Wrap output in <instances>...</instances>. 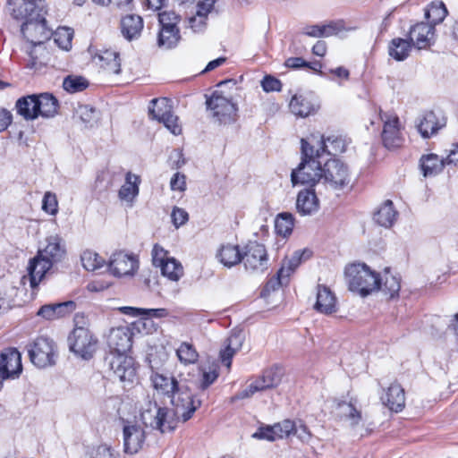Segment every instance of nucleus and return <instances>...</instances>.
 Returning a JSON list of instances; mask_svg holds the SVG:
<instances>
[{
	"label": "nucleus",
	"mask_w": 458,
	"mask_h": 458,
	"mask_svg": "<svg viewBox=\"0 0 458 458\" xmlns=\"http://www.w3.org/2000/svg\"><path fill=\"white\" fill-rule=\"evenodd\" d=\"M65 252V247L62 244V238L55 234L47 238V246L38 250V254L55 265L64 259Z\"/></svg>",
	"instance_id": "23"
},
{
	"label": "nucleus",
	"mask_w": 458,
	"mask_h": 458,
	"mask_svg": "<svg viewBox=\"0 0 458 458\" xmlns=\"http://www.w3.org/2000/svg\"><path fill=\"white\" fill-rule=\"evenodd\" d=\"M73 33L69 28H60L55 33V41L58 46L65 50H68L72 45Z\"/></svg>",
	"instance_id": "53"
},
{
	"label": "nucleus",
	"mask_w": 458,
	"mask_h": 458,
	"mask_svg": "<svg viewBox=\"0 0 458 458\" xmlns=\"http://www.w3.org/2000/svg\"><path fill=\"white\" fill-rule=\"evenodd\" d=\"M238 351L229 349V345L225 344V348L220 351V359L222 362L228 368H231L232 359Z\"/></svg>",
	"instance_id": "64"
},
{
	"label": "nucleus",
	"mask_w": 458,
	"mask_h": 458,
	"mask_svg": "<svg viewBox=\"0 0 458 458\" xmlns=\"http://www.w3.org/2000/svg\"><path fill=\"white\" fill-rule=\"evenodd\" d=\"M151 381L157 390L169 394L174 393L178 387V382L173 377L155 372L151 376Z\"/></svg>",
	"instance_id": "39"
},
{
	"label": "nucleus",
	"mask_w": 458,
	"mask_h": 458,
	"mask_svg": "<svg viewBox=\"0 0 458 458\" xmlns=\"http://www.w3.org/2000/svg\"><path fill=\"white\" fill-rule=\"evenodd\" d=\"M215 4V0H204L198 4V10L194 16L188 20L189 27L194 32L202 31L206 26L208 13L211 11Z\"/></svg>",
	"instance_id": "31"
},
{
	"label": "nucleus",
	"mask_w": 458,
	"mask_h": 458,
	"mask_svg": "<svg viewBox=\"0 0 458 458\" xmlns=\"http://www.w3.org/2000/svg\"><path fill=\"white\" fill-rule=\"evenodd\" d=\"M310 255V251L304 250H295L290 258H286L284 259L282 267L278 270L279 276H284L286 279L289 278L292 273L295 271V269L301 263L302 258L308 259Z\"/></svg>",
	"instance_id": "34"
},
{
	"label": "nucleus",
	"mask_w": 458,
	"mask_h": 458,
	"mask_svg": "<svg viewBox=\"0 0 458 458\" xmlns=\"http://www.w3.org/2000/svg\"><path fill=\"white\" fill-rule=\"evenodd\" d=\"M58 101L49 93L31 94L21 97L15 102V110L26 121H33L39 116L54 117L57 114Z\"/></svg>",
	"instance_id": "3"
},
{
	"label": "nucleus",
	"mask_w": 458,
	"mask_h": 458,
	"mask_svg": "<svg viewBox=\"0 0 458 458\" xmlns=\"http://www.w3.org/2000/svg\"><path fill=\"white\" fill-rule=\"evenodd\" d=\"M275 227L277 233L286 236L290 234L293 227V216L290 213L279 214L275 221Z\"/></svg>",
	"instance_id": "48"
},
{
	"label": "nucleus",
	"mask_w": 458,
	"mask_h": 458,
	"mask_svg": "<svg viewBox=\"0 0 458 458\" xmlns=\"http://www.w3.org/2000/svg\"><path fill=\"white\" fill-rule=\"evenodd\" d=\"M396 217L397 212L391 200H386L374 214L375 222L386 228L391 227Z\"/></svg>",
	"instance_id": "32"
},
{
	"label": "nucleus",
	"mask_w": 458,
	"mask_h": 458,
	"mask_svg": "<svg viewBox=\"0 0 458 458\" xmlns=\"http://www.w3.org/2000/svg\"><path fill=\"white\" fill-rule=\"evenodd\" d=\"M244 339L242 332L237 331L232 333L225 340V344L229 345V349L239 352L243 344Z\"/></svg>",
	"instance_id": "56"
},
{
	"label": "nucleus",
	"mask_w": 458,
	"mask_h": 458,
	"mask_svg": "<svg viewBox=\"0 0 458 458\" xmlns=\"http://www.w3.org/2000/svg\"><path fill=\"white\" fill-rule=\"evenodd\" d=\"M77 113L83 123H89L94 120L96 111L89 106H79Z\"/></svg>",
	"instance_id": "62"
},
{
	"label": "nucleus",
	"mask_w": 458,
	"mask_h": 458,
	"mask_svg": "<svg viewBox=\"0 0 458 458\" xmlns=\"http://www.w3.org/2000/svg\"><path fill=\"white\" fill-rule=\"evenodd\" d=\"M382 403L388 407L390 411L399 412L405 406L404 389L397 382L392 383L380 394Z\"/></svg>",
	"instance_id": "21"
},
{
	"label": "nucleus",
	"mask_w": 458,
	"mask_h": 458,
	"mask_svg": "<svg viewBox=\"0 0 458 458\" xmlns=\"http://www.w3.org/2000/svg\"><path fill=\"white\" fill-rule=\"evenodd\" d=\"M216 256L224 266L231 267L242 261V253L238 245L229 243L222 245Z\"/></svg>",
	"instance_id": "36"
},
{
	"label": "nucleus",
	"mask_w": 458,
	"mask_h": 458,
	"mask_svg": "<svg viewBox=\"0 0 458 458\" xmlns=\"http://www.w3.org/2000/svg\"><path fill=\"white\" fill-rule=\"evenodd\" d=\"M339 416L350 423L352 427L357 426L361 420V412L352 403H341L338 404Z\"/></svg>",
	"instance_id": "42"
},
{
	"label": "nucleus",
	"mask_w": 458,
	"mask_h": 458,
	"mask_svg": "<svg viewBox=\"0 0 458 458\" xmlns=\"http://www.w3.org/2000/svg\"><path fill=\"white\" fill-rule=\"evenodd\" d=\"M83 267L88 271H95L101 268L105 264V259L97 252L86 250L81 257Z\"/></svg>",
	"instance_id": "45"
},
{
	"label": "nucleus",
	"mask_w": 458,
	"mask_h": 458,
	"mask_svg": "<svg viewBox=\"0 0 458 458\" xmlns=\"http://www.w3.org/2000/svg\"><path fill=\"white\" fill-rule=\"evenodd\" d=\"M291 112L297 116L306 117L315 111L314 105L302 95H294L289 104Z\"/></svg>",
	"instance_id": "38"
},
{
	"label": "nucleus",
	"mask_w": 458,
	"mask_h": 458,
	"mask_svg": "<svg viewBox=\"0 0 458 458\" xmlns=\"http://www.w3.org/2000/svg\"><path fill=\"white\" fill-rule=\"evenodd\" d=\"M215 123L231 124L238 119V107L232 98L225 95L222 89H216L206 101Z\"/></svg>",
	"instance_id": "6"
},
{
	"label": "nucleus",
	"mask_w": 458,
	"mask_h": 458,
	"mask_svg": "<svg viewBox=\"0 0 458 458\" xmlns=\"http://www.w3.org/2000/svg\"><path fill=\"white\" fill-rule=\"evenodd\" d=\"M293 429H294V422L290 420H284L273 426L260 427L252 437L259 439L275 441L279 438L288 437L292 435Z\"/></svg>",
	"instance_id": "18"
},
{
	"label": "nucleus",
	"mask_w": 458,
	"mask_h": 458,
	"mask_svg": "<svg viewBox=\"0 0 458 458\" xmlns=\"http://www.w3.org/2000/svg\"><path fill=\"white\" fill-rule=\"evenodd\" d=\"M42 208L50 215H55L58 211V202L55 194L46 192L42 201Z\"/></svg>",
	"instance_id": "55"
},
{
	"label": "nucleus",
	"mask_w": 458,
	"mask_h": 458,
	"mask_svg": "<svg viewBox=\"0 0 458 458\" xmlns=\"http://www.w3.org/2000/svg\"><path fill=\"white\" fill-rule=\"evenodd\" d=\"M340 25L338 23H330L327 25H311L304 28L302 34L308 37L321 38L336 35L340 32Z\"/></svg>",
	"instance_id": "40"
},
{
	"label": "nucleus",
	"mask_w": 458,
	"mask_h": 458,
	"mask_svg": "<svg viewBox=\"0 0 458 458\" xmlns=\"http://www.w3.org/2000/svg\"><path fill=\"white\" fill-rule=\"evenodd\" d=\"M53 266L52 263L43 257H39V254L37 253L34 258L30 259L27 267L28 275L22 276L21 283L25 284L29 281L30 288L32 290L37 289Z\"/></svg>",
	"instance_id": "15"
},
{
	"label": "nucleus",
	"mask_w": 458,
	"mask_h": 458,
	"mask_svg": "<svg viewBox=\"0 0 458 458\" xmlns=\"http://www.w3.org/2000/svg\"><path fill=\"white\" fill-rule=\"evenodd\" d=\"M111 369L122 382L132 383L136 378V367L133 358L116 355L110 361Z\"/></svg>",
	"instance_id": "19"
},
{
	"label": "nucleus",
	"mask_w": 458,
	"mask_h": 458,
	"mask_svg": "<svg viewBox=\"0 0 458 458\" xmlns=\"http://www.w3.org/2000/svg\"><path fill=\"white\" fill-rule=\"evenodd\" d=\"M445 126L444 117H438L432 111L426 112L417 124V128L420 135L428 139L437 132V131Z\"/></svg>",
	"instance_id": "25"
},
{
	"label": "nucleus",
	"mask_w": 458,
	"mask_h": 458,
	"mask_svg": "<svg viewBox=\"0 0 458 458\" xmlns=\"http://www.w3.org/2000/svg\"><path fill=\"white\" fill-rule=\"evenodd\" d=\"M22 371L21 356L16 348H6L0 352V390L7 379L19 377Z\"/></svg>",
	"instance_id": "11"
},
{
	"label": "nucleus",
	"mask_w": 458,
	"mask_h": 458,
	"mask_svg": "<svg viewBox=\"0 0 458 458\" xmlns=\"http://www.w3.org/2000/svg\"><path fill=\"white\" fill-rule=\"evenodd\" d=\"M162 275L172 281H178L183 274V268L175 259L170 258L159 266Z\"/></svg>",
	"instance_id": "44"
},
{
	"label": "nucleus",
	"mask_w": 458,
	"mask_h": 458,
	"mask_svg": "<svg viewBox=\"0 0 458 458\" xmlns=\"http://www.w3.org/2000/svg\"><path fill=\"white\" fill-rule=\"evenodd\" d=\"M181 39L179 30L161 29L158 33L157 45L165 49H171L177 46Z\"/></svg>",
	"instance_id": "43"
},
{
	"label": "nucleus",
	"mask_w": 458,
	"mask_h": 458,
	"mask_svg": "<svg viewBox=\"0 0 458 458\" xmlns=\"http://www.w3.org/2000/svg\"><path fill=\"white\" fill-rule=\"evenodd\" d=\"M179 360L183 364H193L198 360L199 353L191 344L183 342L176 350Z\"/></svg>",
	"instance_id": "46"
},
{
	"label": "nucleus",
	"mask_w": 458,
	"mask_h": 458,
	"mask_svg": "<svg viewBox=\"0 0 458 458\" xmlns=\"http://www.w3.org/2000/svg\"><path fill=\"white\" fill-rule=\"evenodd\" d=\"M283 372L279 367H272L263 371L261 377L264 378L266 386L269 388L276 387L282 380Z\"/></svg>",
	"instance_id": "51"
},
{
	"label": "nucleus",
	"mask_w": 458,
	"mask_h": 458,
	"mask_svg": "<svg viewBox=\"0 0 458 458\" xmlns=\"http://www.w3.org/2000/svg\"><path fill=\"white\" fill-rule=\"evenodd\" d=\"M90 458H116V454L110 446L101 445L92 451Z\"/></svg>",
	"instance_id": "59"
},
{
	"label": "nucleus",
	"mask_w": 458,
	"mask_h": 458,
	"mask_svg": "<svg viewBox=\"0 0 458 458\" xmlns=\"http://www.w3.org/2000/svg\"><path fill=\"white\" fill-rule=\"evenodd\" d=\"M70 351L75 355L89 360L97 350L98 339L84 327H75L68 337Z\"/></svg>",
	"instance_id": "8"
},
{
	"label": "nucleus",
	"mask_w": 458,
	"mask_h": 458,
	"mask_svg": "<svg viewBox=\"0 0 458 458\" xmlns=\"http://www.w3.org/2000/svg\"><path fill=\"white\" fill-rule=\"evenodd\" d=\"M411 47L412 44L410 40L396 38L389 43L388 54L396 61H403L409 56Z\"/></svg>",
	"instance_id": "37"
},
{
	"label": "nucleus",
	"mask_w": 458,
	"mask_h": 458,
	"mask_svg": "<svg viewBox=\"0 0 458 458\" xmlns=\"http://www.w3.org/2000/svg\"><path fill=\"white\" fill-rule=\"evenodd\" d=\"M261 86L264 91H280L282 83L279 80L276 79L273 76L267 75L265 76L261 81Z\"/></svg>",
	"instance_id": "58"
},
{
	"label": "nucleus",
	"mask_w": 458,
	"mask_h": 458,
	"mask_svg": "<svg viewBox=\"0 0 458 458\" xmlns=\"http://www.w3.org/2000/svg\"><path fill=\"white\" fill-rule=\"evenodd\" d=\"M108 267L111 273L115 276H131L139 268V259L133 254L117 251L111 256Z\"/></svg>",
	"instance_id": "13"
},
{
	"label": "nucleus",
	"mask_w": 458,
	"mask_h": 458,
	"mask_svg": "<svg viewBox=\"0 0 458 458\" xmlns=\"http://www.w3.org/2000/svg\"><path fill=\"white\" fill-rule=\"evenodd\" d=\"M345 277L350 291L365 297L377 291L380 284L379 274L365 264H352L345 268Z\"/></svg>",
	"instance_id": "4"
},
{
	"label": "nucleus",
	"mask_w": 458,
	"mask_h": 458,
	"mask_svg": "<svg viewBox=\"0 0 458 458\" xmlns=\"http://www.w3.org/2000/svg\"><path fill=\"white\" fill-rule=\"evenodd\" d=\"M314 309L327 315L336 311V298L328 287L322 284L318 285Z\"/></svg>",
	"instance_id": "26"
},
{
	"label": "nucleus",
	"mask_w": 458,
	"mask_h": 458,
	"mask_svg": "<svg viewBox=\"0 0 458 458\" xmlns=\"http://www.w3.org/2000/svg\"><path fill=\"white\" fill-rule=\"evenodd\" d=\"M143 29V20L140 16L135 14H128L121 20V31L123 36L132 40L138 38Z\"/></svg>",
	"instance_id": "29"
},
{
	"label": "nucleus",
	"mask_w": 458,
	"mask_h": 458,
	"mask_svg": "<svg viewBox=\"0 0 458 458\" xmlns=\"http://www.w3.org/2000/svg\"><path fill=\"white\" fill-rule=\"evenodd\" d=\"M123 450L126 454H134L143 446L145 431L135 421H124L123 428Z\"/></svg>",
	"instance_id": "14"
},
{
	"label": "nucleus",
	"mask_w": 458,
	"mask_h": 458,
	"mask_svg": "<svg viewBox=\"0 0 458 458\" xmlns=\"http://www.w3.org/2000/svg\"><path fill=\"white\" fill-rule=\"evenodd\" d=\"M160 123H163L165 126L174 135H178L182 131V128L178 123V117L172 114L170 111L168 114L165 113L160 116Z\"/></svg>",
	"instance_id": "54"
},
{
	"label": "nucleus",
	"mask_w": 458,
	"mask_h": 458,
	"mask_svg": "<svg viewBox=\"0 0 458 458\" xmlns=\"http://www.w3.org/2000/svg\"><path fill=\"white\" fill-rule=\"evenodd\" d=\"M167 251L158 244H155L152 250V260L156 267H159L162 263L169 259Z\"/></svg>",
	"instance_id": "60"
},
{
	"label": "nucleus",
	"mask_w": 458,
	"mask_h": 458,
	"mask_svg": "<svg viewBox=\"0 0 458 458\" xmlns=\"http://www.w3.org/2000/svg\"><path fill=\"white\" fill-rule=\"evenodd\" d=\"M161 29L179 30L177 27L180 21V16L173 11L162 12L158 14Z\"/></svg>",
	"instance_id": "52"
},
{
	"label": "nucleus",
	"mask_w": 458,
	"mask_h": 458,
	"mask_svg": "<svg viewBox=\"0 0 458 458\" xmlns=\"http://www.w3.org/2000/svg\"><path fill=\"white\" fill-rule=\"evenodd\" d=\"M435 28L427 22H420L410 31V41L418 49L428 47L434 41Z\"/></svg>",
	"instance_id": "22"
},
{
	"label": "nucleus",
	"mask_w": 458,
	"mask_h": 458,
	"mask_svg": "<svg viewBox=\"0 0 458 458\" xmlns=\"http://www.w3.org/2000/svg\"><path fill=\"white\" fill-rule=\"evenodd\" d=\"M292 435L296 436L301 442H309L311 437V433L307 426L301 422L298 425L294 423V429H293Z\"/></svg>",
	"instance_id": "61"
},
{
	"label": "nucleus",
	"mask_w": 458,
	"mask_h": 458,
	"mask_svg": "<svg viewBox=\"0 0 458 458\" xmlns=\"http://www.w3.org/2000/svg\"><path fill=\"white\" fill-rule=\"evenodd\" d=\"M318 199L313 190H303L298 193L296 208L301 215H311L318 209Z\"/></svg>",
	"instance_id": "28"
},
{
	"label": "nucleus",
	"mask_w": 458,
	"mask_h": 458,
	"mask_svg": "<svg viewBox=\"0 0 458 458\" xmlns=\"http://www.w3.org/2000/svg\"><path fill=\"white\" fill-rule=\"evenodd\" d=\"M384 123L382 131V141L386 148H395L402 145L403 139L399 128V118L392 114H380Z\"/></svg>",
	"instance_id": "16"
},
{
	"label": "nucleus",
	"mask_w": 458,
	"mask_h": 458,
	"mask_svg": "<svg viewBox=\"0 0 458 458\" xmlns=\"http://www.w3.org/2000/svg\"><path fill=\"white\" fill-rule=\"evenodd\" d=\"M321 182L333 190L343 189L350 182L347 165L338 159L327 160L322 168Z\"/></svg>",
	"instance_id": "9"
},
{
	"label": "nucleus",
	"mask_w": 458,
	"mask_h": 458,
	"mask_svg": "<svg viewBox=\"0 0 458 458\" xmlns=\"http://www.w3.org/2000/svg\"><path fill=\"white\" fill-rule=\"evenodd\" d=\"M171 403L173 407L169 409V415L173 419L174 428L179 422L188 421L201 405V401L188 387L182 386L172 393Z\"/></svg>",
	"instance_id": "5"
},
{
	"label": "nucleus",
	"mask_w": 458,
	"mask_h": 458,
	"mask_svg": "<svg viewBox=\"0 0 458 458\" xmlns=\"http://www.w3.org/2000/svg\"><path fill=\"white\" fill-rule=\"evenodd\" d=\"M171 217L174 225L178 228L188 221L189 215L183 208L174 207L172 211Z\"/></svg>",
	"instance_id": "57"
},
{
	"label": "nucleus",
	"mask_w": 458,
	"mask_h": 458,
	"mask_svg": "<svg viewBox=\"0 0 458 458\" xmlns=\"http://www.w3.org/2000/svg\"><path fill=\"white\" fill-rule=\"evenodd\" d=\"M447 15V9L443 2H433L425 12L428 24L435 26L444 21Z\"/></svg>",
	"instance_id": "41"
},
{
	"label": "nucleus",
	"mask_w": 458,
	"mask_h": 458,
	"mask_svg": "<svg viewBox=\"0 0 458 458\" xmlns=\"http://www.w3.org/2000/svg\"><path fill=\"white\" fill-rule=\"evenodd\" d=\"M269 387L266 386L264 378L260 376L254 382L250 384L244 390L239 392L233 400L244 399L252 396L255 393L264 391Z\"/></svg>",
	"instance_id": "50"
},
{
	"label": "nucleus",
	"mask_w": 458,
	"mask_h": 458,
	"mask_svg": "<svg viewBox=\"0 0 458 458\" xmlns=\"http://www.w3.org/2000/svg\"><path fill=\"white\" fill-rule=\"evenodd\" d=\"M170 186L173 191H183L186 189L185 175L180 173L174 174L170 181Z\"/></svg>",
	"instance_id": "63"
},
{
	"label": "nucleus",
	"mask_w": 458,
	"mask_h": 458,
	"mask_svg": "<svg viewBox=\"0 0 458 458\" xmlns=\"http://www.w3.org/2000/svg\"><path fill=\"white\" fill-rule=\"evenodd\" d=\"M380 284L377 290H380L388 299L398 297L401 289V279L399 276H393L390 268L386 267L382 276L379 275Z\"/></svg>",
	"instance_id": "30"
},
{
	"label": "nucleus",
	"mask_w": 458,
	"mask_h": 458,
	"mask_svg": "<svg viewBox=\"0 0 458 458\" xmlns=\"http://www.w3.org/2000/svg\"><path fill=\"white\" fill-rule=\"evenodd\" d=\"M242 261L247 270L263 272L267 268V253L265 246L257 242H250L242 253Z\"/></svg>",
	"instance_id": "12"
},
{
	"label": "nucleus",
	"mask_w": 458,
	"mask_h": 458,
	"mask_svg": "<svg viewBox=\"0 0 458 458\" xmlns=\"http://www.w3.org/2000/svg\"><path fill=\"white\" fill-rule=\"evenodd\" d=\"M150 104L152 106L148 107V114L152 119L157 120L158 122H160V116L162 114H165V113L168 114L171 110L167 98H154L151 100Z\"/></svg>",
	"instance_id": "49"
},
{
	"label": "nucleus",
	"mask_w": 458,
	"mask_h": 458,
	"mask_svg": "<svg viewBox=\"0 0 458 458\" xmlns=\"http://www.w3.org/2000/svg\"><path fill=\"white\" fill-rule=\"evenodd\" d=\"M76 308L72 301L43 305L37 315L47 320H54L71 314Z\"/></svg>",
	"instance_id": "24"
},
{
	"label": "nucleus",
	"mask_w": 458,
	"mask_h": 458,
	"mask_svg": "<svg viewBox=\"0 0 458 458\" xmlns=\"http://www.w3.org/2000/svg\"><path fill=\"white\" fill-rule=\"evenodd\" d=\"M12 15L16 20H24L21 33L34 47L41 46L51 35V30L47 27L45 15L47 10L44 0L17 1L13 3Z\"/></svg>",
	"instance_id": "1"
},
{
	"label": "nucleus",
	"mask_w": 458,
	"mask_h": 458,
	"mask_svg": "<svg viewBox=\"0 0 458 458\" xmlns=\"http://www.w3.org/2000/svg\"><path fill=\"white\" fill-rule=\"evenodd\" d=\"M445 165H447L445 159L440 158L436 154H428L420 158V168L425 177L438 174Z\"/></svg>",
	"instance_id": "33"
},
{
	"label": "nucleus",
	"mask_w": 458,
	"mask_h": 458,
	"mask_svg": "<svg viewBox=\"0 0 458 458\" xmlns=\"http://www.w3.org/2000/svg\"><path fill=\"white\" fill-rule=\"evenodd\" d=\"M140 419L146 428L157 429L161 433L174 429V423L170 418L169 409L159 407L156 402L150 400L141 406Z\"/></svg>",
	"instance_id": "7"
},
{
	"label": "nucleus",
	"mask_w": 458,
	"mask_h": 458,
	"mask_svg": "<svg viewBox=\"0 0 458 458\" xmlns=\"http://www.w3.org/2000/svg\"><path fill=\"white\" fill-rule=\"evenodd\" d=\"M309 140L310 143L315 145L317 157H323L324 155L335 156L345 150L344 140L338 137H327L325 139L324 136L312 135Z\"/></svg>",
	"instance_id": "17"
},
{
	"label": "nucleus",
	"mask_w": 458,
	"mask_h": 458,
	"mask_svg": "<svg viewBox=\"0 0 458 458\" xmlns=\"http://www.w3.org/2000/svg\"><path fill=\"white\" fill-rule=\"evenodd\" d=\"M28 352L31 362L38 368H46L55 363V344L48 337L36 338Z\"/></svg>",
	"instance_id": "10"
},
{
	"label": "nucleus",
	"mask_w": 458,
	"mask_h": 458,
	"mask_svg": "<svg viewBox=\"0 0 458 458\" xmlns=\"http://www.w3.org/2000/svg\"><path fill=\"white\" fill-rule=\"evenodd\" d=\"M131 332L126 327L113 328L108 335V345L117 355H124L132 345Z\"/></svg>",
	"instance_id": "20"
},
{
	"label": "nucleus",
	"mask_w": 458,
	"mask_h": 458,
	"mask_svg": "<svg viewBox=\"0 0 458 458\" xmlns=\"http://www.w3.org/2000/svg\"><path fill=\"white\" fill-rule=\"evenodd\" d=\"M88 86L89 81L82 76L69 75L65 77L63 81L64 89L70 93L82 91L87 89Z\"/></svg>",
	"instance_id": "47"
},
{
	"label": "nucleus",
	"mask_w": 458,
	"mask_h": 458,
	"mask_svg": "<svg viewBox=\"0 0 458 458\" xmlns=\"http://www.w3.org/2000/svg\"><path fill=\"white\" fill-rule=\"evenodd\" d=\"M301 161L296 169L291 174V180L293 185L307 184L314 186L321 182L322 166L321 158L317 157L315 145L307 140L301 139Z\"/></svg>",
	"instance_id": "2"
},
{
	"label": "nucleus",
	"mask_w": 458,
	"mask_h": 458,
	"mask_svg": "<svg viewBox=\"0 0 458 458\" xmlns=\"http://www.w3.org/2000/svg\"><path fill=\"white\" fill-rule=\"evenodd\" d=\"M140 177L128 172L125 177V183L121 187L118 196L121 200L132 202L139 194Z\"/></svg>",
	"instance_id": "35"
},
{
	"label": "nucleus",
	"mask_w": 458,
	"mask_h": 458,
	"mask_svg": "<svg viewBox=\"0 0 458 458\" xmlns=\"http://www.w3.org/2000/svg\"><path fill=\"white\" fill-rule=\"evenodd\" d=\"M94 62L107 73L118 74L121 72L119 54L115 51L106 49L94 56Z\"/></svg>",
	"instance_id": "27"
}]
</instances>
